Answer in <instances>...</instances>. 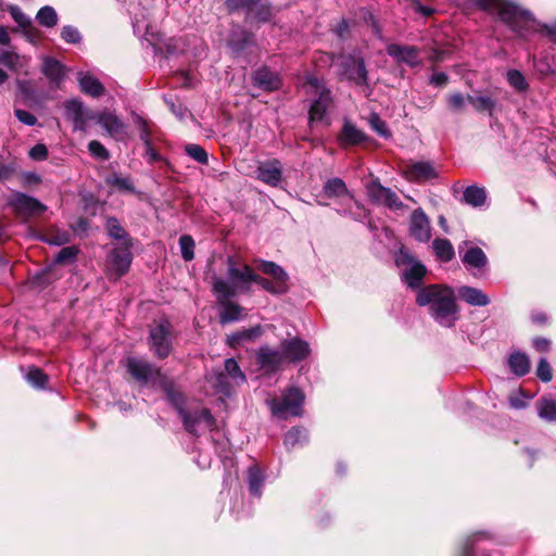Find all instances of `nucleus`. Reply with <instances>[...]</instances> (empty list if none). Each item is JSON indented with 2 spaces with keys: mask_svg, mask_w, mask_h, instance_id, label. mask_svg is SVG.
<instances>
[{
  "mask_svg": "<svg viewBox=\"0 0 556 556\" xmlns=\"http://www.w3.org/2000/svg\"><path fill=\"white\" fill-rule=\"evenodd\" d=\"M419 306L431 305V315L443 327H452L458 318V309L452 289L438 285L419 289L416 295Z\"/></svg>",
  "mask_w": 556,
  "mask_h": 556,
  "instance_id": "nucleus-1",
  "label": "nucleus"
},
{
  "mask_svg": "<svg viewBox=\"0 0 556 556\" xmlns=\"http://www.w3.org/2000/svg\"><path fill=\"white\" fill-rule=\"evenodd\" d=\"M477 3L481 9L497 14L503 22L511 25V27L521 36H526V34L518 29V24L520 22L525 23L529 28H532L535 31L543 33L556 42V25L536 23L534 18H532L530 12L521 10L506 0H477Z\"/></svg>",
  "mask_w": 556,
  "mask_h": 556,
  "instance_id": "nucleus-2",
  "label": "nucleus"
},
{
  "mask_svg": "<svg viewBox=\"0 0 556 556\" xmlns=\"http://www.w3.org/2000/svg\"><path fill=\"white\" fill-rule=\"evenodd\" d=\"M256 273L247 264L238 263L233 257L227 258V280L214 277L213 292L219 300L230 299L238 293H249Z\"/></svg>",
  "mask_w": 556,
  "mask_h": 556,
  "instance_id": "nucleus-3",
  "label": "nucleus"
},
{
  "mask_svg": "<svg viewBox=\"0 0 556 556\" xmlns=\"http://www.w3.org/2000/svg\"><path fill=\"white\" fill-rule=\"evenodd\" d=\"M167 397L180 415L186 430L192 434H200L213 431L217 422L210 410L205 407L187 408L182 407L184 397L180 393L167 390Z\"/></svg>",
  "mask_w": 556,
  "mask_h": 556,
  "instance_id": "nucleus-4",
  "label": "nucleus"
},
{
  "mask_svg": "<svg viewBox=\"0 0 556 556\" xmlns=\"http://www.w3.org/2000/svg\"><path fill=\"white\" fill-rule=\"evenodd\" d=\"M308 92L316 96L309 109V123H321L326 126L331 124L330 118L327 116V111L332 102L330 90L327 89L324 83L314 76L307 77Z\"/></svg>",
  "mask_w": 556,
  "mask_h": 556,
  "instance_id": "nucleus-5",
  "label": "nucleus"
},
{
  "mask_svg": "<svg viewBox=\"0 0 556 556\" xmlns=\"http://www.w3.org/2000/svg\"><path fill=\"white\" fill-rule=\"evenodd\" d=\"M304 394L298 388L288 389L281 397L266 401L271 415L278 419L301 416L303 413Z\"/></svg>",
  "mask_w": 556,
  "mask_h": 556,
  "instance_id": "nucleus-6",
  "label": "nucleus"
},
{
  "mask_svg": "<svg viewBox=\"0 0 556 556\" xmlns=\"http://www.w3.org/2000/svg\"><path fill=\"white\" fill-rule=\"evenodd\" d=\"M394 262L399 268H402L404 282L412 289L418 288L427 273L425 265L416 261L404 248L395 253Z\"/></svg>",
  "mask_w": 556,
  "mask_h": 556,
  "instance_id": "nucleus-7",
  "label": "nucleus"
},
{
  "mask_svg": "<svg viewBox=\"0 0 556 556\" xmlns=\"http://www.w3.org/2000/svg\"><path fill=\"white\" fill-rule=\"evenodd\" d=\"M149 345L159 358H165L169 355L172 350V326L167 320L151 327Z\"/></svg>",
  "mask_w": 556,
  "mask_h": 556,
  "instance_id": "nucleus-8",
  "label": "nucleus"
},
{
  "mask_svg": "<svg viewBox=\"0 0 556 556\" xmlns=\"http://www.w3.org/2000/svg\"><path fill=\"white\" fill-rule=\"evenodd\" d=\"M9 205L23 218L39 216L47 211V206L38 199L23 192H13L9 199Z\"/></svg>",
  "mask_w": 556,
  "mask_h": 556,
  "instance_id": "nucleus-9",
  "label": "nucleus"
},
{
  "mask_svg": "<svg viewBox=\"0 0 556 556\" xmlns=\"http://www.w3.org/2000/svg\"><path fill=\"white\" fill-rule=\"evenodd\" d=\"M131 261L132 254L129 243L125 242L121 247L115 248L108 258L109 275L116 279L122 277L128 271Z\"/></svg>",
  "mask_w": 556,
  "mask_h": 556,
  "instance_id": "nucleus-10",
  "label": "nucleus"
},
{
  "mask_svg": "<svg viewBox=\"0 0 556 556\" xmlns=\"http://www.w3.org/2000/svg\"><path fill=\"white\" fill-rule=\"evenodd\" d=\"M409 235L419 242H429L431 239V223L425 211L420 207L413 211L409 219Z\"/></svg>",
  "mask_w": 556,
  "mask_h": 556,
  "instance_id": "nucleus-11",
  "label": "nucleus"
},
{
  "mask_svg": "<svg viewBox=\"0 0 556 556\" xmlns=\"http://www.w3.org/2000/svg\"><path fill=\"white\" fill-rule=\"evenodd\" d=\"M342 75L356 85H367L365 62L359 56L350 55L341 62Z\"/></svg>",
  "mask_w": 556,
  "mask_h": 556,
  "instance_id": "nucleus-12",
  "label": "nucleus"
},
{
  "mask_svg": "<svg viewBox=\"0 0 556 556\" xmlns=\"http://www.w3.org/2000/svg\"><path fill=\"white\" fill-rule=\"evenodd\" d=\"M64 109L65 115L74 124L75 130H86L87 121L96 117V114L86 111L83 102L77 99L67 101Z\"/></svg>",
  "mask_w": 556,
  "mask_h": 556,
  "instance_id": "nucleus-13",
  "label": "nucleus"
},
{
  "mask_svg": "<svg viewBox=\"0 0 556 556\" xmlns=\"http://www.w3.org/2000/svg\"><path fill=\"white\" fill-rule=\"evenodd\" d=\"M406 180L413 182H421L438 177V172L432 163L426 161L415 162L403 170Z\"/></svg>",
  "mask_w": 556,
  "mask_h": 556,
  "instance_id": "nucleus-14",
  "label": "nucleus"
},
{
  "mask_svg": "<svg viewBox=\"0 0 556 556\" xmlns=\"http://www.w3.org/2000/svg\"><path fill=\"white\" fill-rule=\"evenodd\" d=\"M281 350L285 359L291 363L305 359L311 352L308 343L300 338H292L290 340L282 341Z\"/></svg>",
  "mask_w": 556,
  "mask_h": 556,
  "instance_id": "nucleus-15",
  "label": "nucleus"
},
{
  "mask_svg": "<svg viewBox=\"0 0 556 556\" xmlns=\"http://www.w3.org/2000/svg\"><path fill=\"white\" fill-rule=\"evenodd\" d=\"M127 368L131 376L140 382H148L159 376V369L141 358L129 357Z\"/></svg>",
  "mask_w": 556,
  "mask_h": 556,
  "instance_id": "nucleus-16",
  "label": "nucleus"
},
{
  "mask_svg": "<svg viewBox=\"0 0 556 556\" xmlns=\"http://www.w3.org/2000/svg\"><path fill=\"white\" fill-rule=\"evenodd\" d=\"M94 119L103 127L106 134L113 138H122L126 131V125L114 113L104 111L96 114Z\"/></svg>",
  "mask_w": 556,
  "mask_h": 556,
  "instance_id": "nucleus-17",
  "label": "nucleus"
},
{
  "mask_svg": "<svg viewBox=\"0 0 556 556\" xmlns=\"http://www.w3.org/2000/svg\"><path fill=\"white\" fill-rule=\"evenodd\" d=\"M256 177L266 185L276 187L282 178V168L278 160L263 162L258 165Z\"/></svg>",
  "mask_w": 556,
  "mask_h": 556,
  "instance_id": "nucleus-18",
  "label": "nucleus"
},
{
  "mask_svg": "<svg viewBox=\"0 0 556 556\" xmlns=\"http://www.w3.org/2000/svg\"><path fill=\"white\" fill-rule=\"evenodd\" d=\"M282 350H275L269 346H262L257 351V362L266 370H277L285 362Z\"/></svg>",
  "mask_w": 556,
  "mask_h": 556,
  "instance_id": "nucleus-19",
  "label": "nucleus"
},
{
  "mask_svg": "<svg viewBox=\"0 0 556 556\" xmlns=\"http://www.w3.org/2000/svg\"><path fill=\"white\" fill-rule=\"evenodd\" d=\"M387 52L396 62L406 63L409 66H415L420 62L418 50L410 46L390 45Z\"/></svg>",
  "mask_w": 556,
  "mask_h": 556,
  "instance_id": "nucleus-20",
  "label": "nucleus"
},
{
  "mask_svg": "<svg viewBox=\"0 0 556 556\" xmlns=\"http://www.w3.org/2000/svg\"><path fill=\"white\" fill-rule=\"evenodd\" d=\"M78 84L81 92L92 98L102 96L105 91L102 83L88 72H79L77 74Z\"/></svg>",
  "mask_w": 556,
  "mask_h": 556,
  "instance_id": "nucleus-21",
  "label": "nucleus"
},
{
  "mask_svg": "<svg viewBox=\"0 0 556 556\" xmlns=\"http://www.w3.org/2000/svg\"><path fill=\"white\" fill-rule=\"evenodd\" d=\"M254 84L267 91H274L280 88L281 80L277 73L269 71L267 67H262L254 73Z\"/></svg>",
  "mask_w": 556,
  "mask_h": 556,
  "instance_id": "nucleus-22",
  "label": "nucleus"
},
{
  "mask_svg": "<svg viewBox=\"0 0 556 556\" xmlns=\"http://www.w3.org/2000/svg\"><path fill=\"white\" fill-rule=\"evenodd\" d=\"M365 139V135L350 121H345L340 135L338 136V142L341 147L356 146Z\"/></svg>",
  "mask_w": 556,
  "mask_h": 556,
  "instance_id": "nucleus-23",
  "label": "nucleus"
},
{
  "mask_svg": "<svg viewBox=\"0 0 556 556\" xmlns=\"http://www.w3.org/2000/svg\"><path fill=\"white\" fill-rule=\"evenodd\" d=\"M462 300L472 306H486L490 303L489 296L480 289L463 286L458 289Z\"/></svg>",
  "mask_w": 556,
  "mask_h": 556,
  "instance_id": "nucleus-24",
  "label": "nucleus"
},
{
  "mask_svg": "<svg viewBox=\"0 0 556 556\" xmlns=\"http://www.w3.org/2000/svg\"><path fill=\"white\" fill-rule=\"evenodd\" d=\"M41 72L50 81L56 85L63 80L65 75L64 66L58 60L52 58L43 59Z\"/></svg>",
  "mask_w": 556,
  "mask_h": 556,
  "instance_id": "nucleus-25",
  "label": "nucleus"
},
{
  "mask_svg": "<svg viewBox=\"0 0 556 556\" xmlns=\"http://www.w3.org/2000/svg\"><path fill=\"white\" fill-rule=\"evenodd\" d=\"M218 303L220 304L219 312V320L222 324H228L232 321H237L242 316V307L227 300H219L217 298Z\"/></svg>",
  "mask_w": 556,
  "mask_h": 556,
  "instance_id": "nucleus-26",
  "label": "nucleus"
},
{
  "mask_svg": "<svg viewBox=\"0 0 556 556\" xmlns=\"http://www.w3.org/2000/svg\"><path fill=\"white\" fill-rule=\"evenodd\" d=\"M510 370L518 377H522L530 371V359L527 354L514 352L508 358Z\"/></svg>",
  "mask_w": 556,
  "mask_h": 556,
  "instance_id": "nucleus-27",
  "label": "nucleus"
},
{
  "mask_svg": "<svg viewBox=\"0 0 556 556\" xmlns=\"http://www.w3.org/2000/svg\"><path fill=\"white\" fill-rule=\"evenodd\" d=\"M324 192L330 198L346 195L351 201H354L353 194L349 191L345 182L341 178L327 180L324 185Z\"/></svg>",
  "mask_w": 556,
  "mask_h": 556,
  "instance_id": "nucleus-28",
  "label": "nucleus"
},
{
  "mask_svg": "<svg viewBox=\"0 0 556 556\" xmlns=\"http://www.w3.org/2000/svg\"><path fill=\"white\" fill-rule=\"evenodd\" d=\"M463 199L467 204L473 207H480L486 201V193L485 190L481 187L469 186L465 189Z\"/></svg>",
  "mask_w": 556,
  "mask_h": 556,
  "instance_id": "nucleus-29",
  "label": "nucleus"
},
{
  "mask_svg": "<svg viewBox=\"0 0 556 556\" xmlns=\"http://www.w3.org/2000/svg\"><path fill=\"white\" fill-rule=\"evenodd\" d=\"M432 249L435 253V256L442 262H448L455 255L454 248L447 239H434L432 242Z\"/></svg>",
  "mask_w": 556,
  "mask_h": 556,
  "instance_id": "nucleus-30",
  "label": "nucleus"
},
{
  "mask_svg": "<svg viewBox=\"0 0 556 556\" xmlns=\"http://www.w3.org/2000/svg\"><path fill=\"white\" fill-rule=\"evenodd\" d=\"M463 262L469 268H482L486 264V256L480 248H470L464 254Z\"/></svg>",
  "mask_w": 556,
  "mask_h": 556,
  "instance_id": "nucleus-31",
  "label": "nucleus"
},
{
  "mask_svg": "<svg viewBox=\"0 0 556 556\" xmlns=\"http://www.w3.org/2000/svg\"><path fill=\"white\" fill-rule=\"evenodd\" d=\"M25 56H21L14 51H0V64L7 66L11 71H17L26 64Z\"/></svg>",
  "mask_w": 556,
  "mask_h": 556,
  "instance_id": "nucleus-32",
  "label": "nucleus"
},
{
  "mask_svg": "<svg viewBox=\"0 0 556 556\" xmlns=\"http://www.w3.org/2000/svg\"><path fill=\"white\" fill-rule=\"evenodd\" d=\"M36 21L43 27H54L58 24L56 11L50 5H45L37 12Z\"/></svg>",
  "mask_w": 556,
  "mask_h": 556,
  "instance_id": "nucleus-33",
  "label": "nucleus"
},
{
  "mask_svg": "<svg viewBox=\"0 0 556 556\" xmlns=\"http://www.w3.org/2000/svg\"><path fill=\"white\" fill-rule=\"evenodd\" d=\"M254 283L261 286L265 291L273 293V294H280L287 290V281H280V280H276V279L268 280V279L262 278L257 274H256V278L254 279Z\"/></svg>",
  "mask_w": 556,
  "mask_h": 556,
  "instance_id": "nucleus-34",
  "label": "nucleus"
},
{
  "mask_svg": "<svg viewBox=\"0 0 556 556\" xmlns=\"http://www.w3.org/2000/svg\"><path fill=\"white\" fill-rule=\"evenodd\" d=\"M307 440V432L302 428H292L286 433L285 444L290 448L302 447V442Z\"/></svg>",
  "mask_w": 556,
  "mask_h": 556,
  "instance_id": "nucleus-35",
  "label": "nucleus"
},
{
  "mask_svg": "<svg viewBox=\"0 0 556 556\" xmlns=\"http://www.w3.org/2000/svg\"><path fill=\"white\" fill-rule=\"evenodd\" d=\"M263 480H264V477L261 472L260 467L257 465L251 466L249 469L248 481H249L250 492L253 495H255V496L261 495Z\"/></svg>",
  "mask_w": 556,
  "mask_h": 556,
  "instance_id": "nucleus-36",
  "label": "nucleus"
},
{
  "mask_svg": "<svg viewBox=\"0 0 556 556\" xmlns=\"http://www.w3.org/2000/svg\"><path fill=\"white\" fill-rule=\"evenodd\" d=\"M539 416L542 419L554 421L556 420V401L553 399H542L538 403Z\"/></svg>",
  "mask_w": 556,
  "mask_h": 556,
  "instance_id": "nucleus-37",
  "label": "nucleus"
},
{
  "mask_svg": "<svg viewBox=\"0 0 556 556\" xmlns=\"http://www.w3.org/2000/svg\"><path fill=\"white\" fill-rule=\"evenodd\" d=\"M387 189L378 180H372L366 185V193L369 200L376 204H382Z\"/></svg>",
  "mask_w": 556,
  "mask_h": 556,
  "instance_id": "nucleus-38",
  "label": "nucleus"
},
{
  "mask_svg": "<svg viewBox=\"0 0 556 556\" xmlns=\"http://www.w3.org/2000/svg\"><path fill=\"white\" fill-rule=\"evenodd\" d=\"M250 12L261 22H266L271 17L273 9L266 0H253Z\"/></svg>",
  "mask_w": 556,
  "mask_h": 556,
  "instance_id": "nucleus-39",
  "label": "nucleus"
},
{
  "mask_svg": "<svg viewBox=\"0 0 556 556\" xmlns=\"http://www.w3.org/2000/svg\"><path fill=\"white\" fill-rule=\"evenodd\" d=\"M229 379L233 381L236 384L243 383L245 381V376L241 371L238 363L233 358H227L225 361V372Z\"/></svg>",
  "mask_w": 556,
  "mask_h": 556,
  "instance_id": "nucleus-40",
  "label": "nucleus"
},
{
  "mask_svg": "<svg viewBox=\"0 0 556 556\" xmlns=\"http://www.w3.org/2000/svg\"><path fill=\"white\" fill-rule=\"evenodd\" d=\"M260 269L264 274L273 276V278L276 280L287 281V279H288V275L283 270V268L274 262L262 261L261 265H260Z\"/></svg>",
  "mask_w": 556,
  "mask_h": 556,
  "instance_id": "nucleus-41",
  "label": "nucleus"
},
{
  "mask_svg": "<svg viewBox=\"0 0 556 556\" xmlns=\"http://www.w3.org/2000/svg\"><path fill=\"white\" fill-rule=\"evenodd\" d=\"M262 332V329L260 326L247 329L240 332L232 333L228 337V344L230 346H236L243 340H252L254 338H257Z\"/></svg>",
  "mask_w": 556,
  "mask_h": 556,
  "instance_id": "nucleus-42",
  "label": "nucleus"
},
{
  "mask_svg": "<svg viewBox=\"0 0 556 556\" xmlns=\"http://www.w3.org/2000/svg\"><path fill=\"white\" fill-rule=\"evenodd\" d=\"M228 379L229 378L223 371L215 372L210 377L213 388L225 395L230 394L231 384Z\"/></svg>",
  "mask_w": 556,
  "mask_h": 556,
  "instance_id": "nucleus-43",
  "label": "nucleus"
},
{
  "mask_svg": "<svg viewBox=\"0 0 556 556\" xmlns=\"http://www.w3.org/2000/svg\"><path fill=\"white\" fill-rule=\"evenodd\" d=\"M506 77L509 85L518 92L526 91L529 87L525 76L518 70H509Z\"/></svg>",
  "mask_w": 556,
  "mask_h": 556,
  "instance_id": "nucleus-44",
  "label": "nucleus"
},
{
  "mask_svg": "<svg viewBox=\"0 0 556 556\" xmlns=\"http://www.w3.org/2000/svg\"><path fill=\"white\" fill-rule=\"evenodd\" d=\"M467 99L468 103H470L473 106V109L479 112H492L495 105L494 101L488 96L472 97L470 94H467Z\"/></svg>",
  "mask_w": 556,
  "mask_h": 556,
  "instance_id": "nucleus-45",
  "label": "nucleus"
},
{
  "mask_svg": "<svg viewBox=\"0 0 556 556\" xmlns=\"http://www.w3.org/2000/svg\"><path fill=\"white\" fill-rule=\"evenodd\" d=\"M179 245L181 251V256L185 261H192L194 257V240L191 236L184 235L179 239Z\"/></svg>",
  "mask_w": 556,
  "mask_h": 556,
  "instance_id": "nucleus-46",
  "label": "nucleus"
},
{
  "mask_svg": "<svg viewBox=\"0 0 556 556\" xmlns=\"http://www.w3.org/2000/svg\"><path fill=\"white\" fill-rule=\"evenodd\" d=\"M447 108L455 113L463 112L466 103L468 102L467 96L460 92H454L446 98Z\"/></svg>",
  "mask_w": 556,
  "mask_h": 556,
  "instance_id": "nucleus-47",
  "label": "nucleus"
},
{
  "mask_svg": "<svg viewBox=\"0 0 556 556\" xmlns=\"http://www.w3.org/2000/svg\"><path fill=\"white\" fill-rule=\"evenodd\" d=\"M25 378L29 384L36 388H43L48 380L47 375L39 368H29Z\"/></svg>",
  "mask_w": 556,
  "mask_h": 556,
  "instance_id": "nucleus-48",
  "label": "nucleus"
},
{
  "mask_svg": "<svg viewBox=\"0 0 556 556\" xmlns=\"http://www.w3.org/2000/svg\"><path fill=\"white\" fill-rule=\"evenodd\" d=\"M185 151L191 159L199 162L200 164H206L208 161L206 151L199 144H187L185 147Z\"/></svg>",
  "mask_w": 556,
  "mask_h": 556,
  "instance_id": "nucleus-49",
  "label": "nucleus"
},
{
  "mask_svg": "<svg viewBox=\"0 0 556 556\" xmlns=\"http://www.w3.org/2000/svg\"><path fill=\"white\" fill-rule=\"evenodd\" d=\"M88 151L97 160L106 161L110 159L108 149L98 140H91L89 142Z\"/></svg>",
  "mask_w": 556,
  "mask_h": 556,
  "instance_id": "nucleus-50",
  "label": "nucleus"
},
{
  "mask_svg": "<svg viewBox=\"0 0 556 556\" xmlns=\"http://www.w3.org/2000/svg\"><path fill=\"white\" fill-rule=\"evenodd\" d=\"M106 182L111 186L124 191H134V186L128 177L119 176L117 174L110 175Z\"/></svg>",
  "mask_w": 556,
  "mask_h": 556,
  "instance_id": "nucleus-51",
  "label": "nucleus"
},
{
  "mask_svg": "<svg viewBox=\"0 0 556 556\" xmlns=\"http://www.w3.org/2000/svg\"><path fill=\"white\" fill-rule=\"evenodd\" d=\"M368 123L370 127L381 137H390V132L388 130L386 123L380 118L378 114L371 113L368 117Z\"/></svg>",
  "mask_w": 556,
  "mask_h": 556,
  "instance_id": "nucleus-52",
  "label": "nucleus"
},
{
  "mask_svg": "<svg viewBox=\"0 0 556 556\" xmlns=\"http://www.w3.org/2000/svg\"><path fill=\"white\" fill-rule=\"evenodd\" d=\"M9 13L21 28H28L31 25L30 17L23 13L17 5H11L9 8Z\"/></svg>",
  "mask_w": 556,
  "mask_h": 556,
  "instance_id": "nucleus-53",
  "label": "nucleus"
},
{
  "mask_svg": "<svg viewBox=\"0 0 556 556\" xmlns=\"http://www.w3.org/2000/svg\"><path fill=\"white\" fill-rule=\"evenodd\" d=\"M536 376L543 382H549L553 378V370L546 358L542 357L536 366Z\"/></svg>",
  "mask_w": 556,
  "mask_h": 556,
  "instance_id": "nucleus-54",
  "label": "nucleus"
},
{
  "mask_svg": "<svg viewBox=\"0 0 556 556\" xmlns=\"http://www.w3.org/2000/svg\"><path fill=\"white\" fill-rule=\"evenodd\" d=\"M384 200L381 205H386L390 210L399 211L404 208L403 202L400 200L397 194L390 188L387 189Z\"/></svg>",
  "mask_w": 556,
  "mask_h": 556,
  "instance_id": "nucleus-55",
  "label": "nucleus"
},
{
  "mask_svg": "<svg viewBox=\"0 0 556 556\" xmlns=\"http://www.w3.org/2000/svg\"><path fill=\"white\" fill-rule=\"evenodd\" d=\"M61 38L67 43H78L81 40L79 30L71 25L62 27Z\"/></svg>",
  "mask_w": 556,
  "mask_h": 556,
  "instance_id": "nucleus-56",
  "label": "nucleus"
},
{
  "mask_svg": "<svg viewBox=\"0 0 556 556\" xmlns=\"http://www.w3.org/2000/svg\"><path fill=\"white\" fill-rule=\"evenodd\" d=\"M78 250L75 247H66L59 251L54 261L58 264L74 262Z\"/></svg>",
  "mask_w": 556,
  "mask_h": 556,
  "instance_id": "nucleus-57",
  "label": "nucleus"
},
{
  "mask_svg": "<svg viewBox=\"0 0 556 556\" xmlns=\"http://www.w3.org/2000/svg\"><path fill=\"white\" fill-rule=\"evenodd\" d=\"M108 231H109V235L114 238V239H125L126 237V231L125 229L121 226V224L118 223V220L116 218H109L108 219Z\"/></svg>",
  "mask_w": 556,
  "mask_h": 556,
  "instance_id": "nucleus-58",
  "label": "nucleus"
},
{
  "mask_svg": "<svg viewBox=\"0 0 556 556\" xmlns=\"http://www.w3.org/2000/svg\"><path fill=\"white\" fill-rule=\"evenodd\" d=\"M14 115L21 123H23L27 126H34L37 123V117L28 111H25L22 109H15Z\"/></svg>",
  "mask_w": 556,
  "mask_h": 556,
  "instance_id": "nucleus-59",
  "label": "nucleus"
},
{
  "mask_svg": "<svg viewBox=\"0 0 556 556\" xmlns=\"http://www.w3.org/2000/svg\"><path fill=\"white\" fill-rule=\"evenodd\" d=\"M29 156L35 161L45 160L48 156V149L45 144L38 143L30 149Z\"/></svg>",
  "mask_w": 556,
  "mask_h": 556,
  "instance_id": "nucleus-60",
  "label": "nucleus"
},
{
  "mask_svg": "<svg viewBox=\"0 0 556 556\" xmlns=\"http://www.w3.org/2000/svg\"><path fill=\"white\" fill-rule=\"evenodd\" d=\"M253 0H226V5L229 10L233 11L240 8L251 9Z\"/></svg>",
  "mask_w": 556,
  "mask_h": 556,
  "instance_id": "nucleus-61",
  "label": "nucleus"
},
{
  "mask_svg": "<svg viewBox=\"0 0 556 556\" xmlns=\"http://www.w3.org/2000/svg\"><path fill=\"white\" fill-rule=\"evenodd\" d=\"M21 179L24 186H30L40 182V177L35 172L22 173Z\"/></svg>",
  "mask_w": 556,
  "mask_h": 556,
  "instance_id": "nucleus-62",
  "label": "nucleus"
},
{
  "mask_svg": "<svg viewBox=\"0 0 556 556\" xmlns=\"http://www.w3.org/2000/svg\"><path fill=\"white\" fill-rule=\"evenodd\" d=\"M533 346L539 352H547L549 350L551 342L546 338H534Z\"/></svg>",
  "mask_w": 556,
  "mask_h": 556,
  "instance_id": "nucleus-63",
  "label": "nucleus"
},
{
  "mask_svg": "<svg viewBox=\"0 0 556 556\" xmlns=\"http://www.w3.org/2000/svg\"><path fill=\"white\" fill-rule=\"evenodd\" d=\"M430 83L434 86H444L447 83L445 73H435L431 76Z\"/></svg>",
  "mask_w": 556,
  "mask_h": 556,
  "instance_id": "nucleus-64",
  "label": "nucleus"
}]
</instances>
